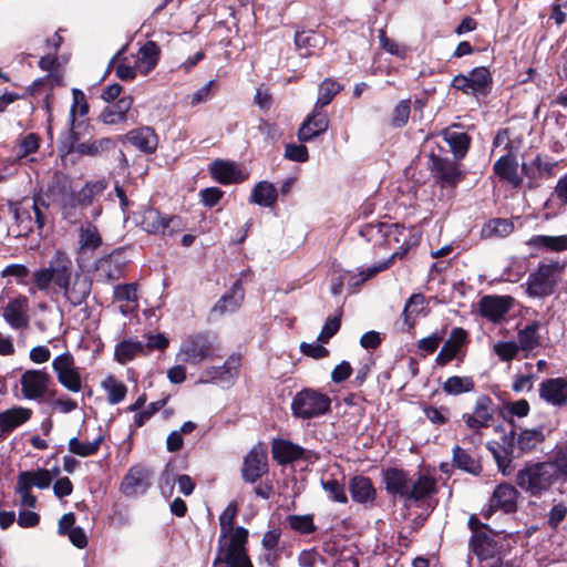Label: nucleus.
<instances>
[{
    "label": "nucleus",
    "mask_w": 567,
    "mask_h": 567,
    "mask_svg": "<svg viewBox=\"0 0 567 567\" xmlns=\"http://www.w3.org/2000/svg\"><path fill=\"white\" fill-rule=\"evenodd\" d=\"M558 470L554 462L526 465L516 475L517 485L530 496L539 497L558 480Z\"/></svg>",
    "instance_id": "nucleus-1"
},
{
    "label": "nucleus",
    "mask_w": 567,
    "mask_h": 567,
    "mask_svg": "<svg viewBox=\"0 0 567 567\" xmlns=\"http://www.w3.org/2000/svg\"><path fill=\"white\" fill-rule=\"evenodd\" d=\"M290 409L296 419L310 420L329 413L331 399L316 389L305 388L295 394Z\"/></svg>",
    "instance_id": "nucleus-2"
},
{
    "label": "nucleus",
    "mask_w": 567,
    "mask_h": 567,
    "mask_svg": "<svg viewBox=\"0 0 567 567\" xmlns=\"http://www.w3.org/2000/svg\"><path fill=\"white\" fill-rule=\"evenodd\" d=\"M564 269V264L550 261L540 262L536 271L528 275L527 293L529 297L544 298L550 296L558 282V276Z\"/></svg>",
    "instance_id": "nucleus-3"
},
{
    "label": "nucleus",
    "mask_w": 567,
    "mask_h": 567,
    "mask_svg": "<svg viewBox=\"0 0 567 567\" xmlns=\"http://www.w3.org/2000/svg\"><path fill=\"white\" fill-rule=\"evenodd\" d=\"M248 529L239 527L225 551L217 553L214 565L225 564L226 567H254L246 550Z\"/></svg>",
    "instance_id": "nucleus-4"
},
{
    "label": "nucleus",
    "mask_w": 567,
    "mask_h": 567,
    "mask_svg": "<svg viewBox=\"0 0 567 567\" xmlns=\"http://www.w3.org/2000/svg\"><path fill=\"white\" fill-rule=\"evenodd\" d=\"M49 207L50 204L47 197L39 194L32 198L25 197L19 203L10 204V212L13 214L17 221H23L24 218L31 220L30 212L32 210L34 214V223L41 233L48 224Z\"/></svg>",
    "instance_id": "nucleus-5"
},
{
    "label": "nucleus",
    "mask_w": 567,
    "mask_h": 567,
    "mask_svg": "<svg viewBox=\"0 0 567 567\" xmlns=\"http://www.w3.org/2000/svg\"><path fill=\"white\" fill-rule=\"evenodd\" d=\"M52 368L61 385L75 393L81 390V375L75 368L74 358L69 351L55 357Z\"/></svg>",
    "instance_id": "nucleus-6"
},
{
    "label": "nucleus",
    "mask_w": 567,
    "mask_h": 567,
    "mask_svg": "<svg viewBox=\"0 0 567 567\" xmlns=\"http://www.w3.org/2000/svg\"><path fill=\"white\" fill-rule=\"evenodd\" d=\"M494 412L493 400L488 395L482 394L476 399L473 412L464 413L462 420L470 430L480 433L482 429H487L492 425Z\"/></svg>",
    "instance_id": "nucleus-7"
},
{
    "label": "nucleus",
    "mask_w": 567,
    "mask_h": 567,
    "mask_svg": "<svg viewBox=\"0 0 567 567\" xmlns=\"http://www.w3.org/2000/svg\"><path fill=\"white\" fill-rule=\"evenodd\" d=\"M431 172L442 187H455L464 177L455 161L431 154Z\"/></svg>",
    "instance_id": "nucleus-8"
},
{
    "label": "nucleus",
    "mask_w": 567,
    "mask_h": 567,
    "mask_svg": "<svg viewBox=\"0 0 567 567\" xmlns=\"http://www.w3.org/2000/svg\"><path fill=\"white\" fill-rule=\"evenodd\" d=\"M213 352V343L207 334L198 333L188 337L181 347L178 357L183 362L198 364Z\"/></svg>",
    "instance_id": "nucleus-9"
},
{
    "label": "nucleus",
    "mask_w": 567,
    "mask_h": 567,
    "mask_svg": "<svg viewBox=\"0 0 567 567\" xmlns=\"http://www.w3.org/2000/svg\"><path fill=\"white\" fill-rule=\"evenodd\" d=\"M58 288L63 292L66 302L72 307H80L86 303L92 290V281L81 274H75L72 279Z\"/></svg>",
    "instance_id": "nucleus-10"
},
{
    "label": "nucleus",
    "mask_w": 567,
    "mask_h": 567,
    "mask_svg": "<svg viewBox=\"0 0 567 567\" xmlns=\"http://www.w3.org/2000/svg\"><path fill=\"white\" fill-rule=\"evenodd\" d=\"M153 473L143 465L132 466L124 476L121 491L126 496L145 494L152 485Z\"/></svg>",
    "instance_id": "nucleus-11"
},
{
    "label": "nucleus",
    "mask_w": 567,
    "mask_h": 567,
    "mask_svg": "<svg viewBox=\"0 0 567 567\" xmlns=\"http://www.w3.org/2000/svg\"><path fill=\"white\" fill-rule=\"evenodd\" d=\"M21 391L25 399H42L51 383L50 375L43 370H27L20 379Z\"/></svg>",
    "instance_id": "nucleus-12"
},
{
    "label": "nucleus",
    "mask_w": 567,
    "mask_h": 567,
    "mask_svg": "<svg viewBox=\"0 0 567 567\" xmlns=\"http://www.w3.org/2000/svg\"><path fill=\"white\" fill-rule=\"evenodd\" d=\"M514 299L511 296L487 295L481 298L478 310L483 318L493 323L499 322L511 310Z\"/></svg>",
    "instance_id": "nucleus-13"
},
{
    "label": "nucleus",
    "mask_w": 567,
    "mask_h": 567,
    "mask_svg": "<svg viewBox=\"0 0 567 567\" xmlns=\"http://www.w3.org/2000/svg\"><path fill=\"white\" fill-rule=\"evenodd\" d=\"M382 476L386 493L393 498H403L405 504L412 481L409 472L402 468L389 467L383 471Z\"/></svg>",
    "instance_id": "nucleus-14"
},
{
    "label": "nucleus",
    "mask_w": 567,
    "mask_h": 567,
    "mask_svg": "<svg viewBox=\"0 0 567 567\" xmlns=\"http://www.w3.org/2000/svg\"><path fill=\"white\" fill-rule=\"evenodd\" d=\"M518 492L515 486L503 483L495 487L489 499V511L485 514L488 518L489 514L494 511L501 509L506 514H512L517 511Z\"/></svg>",
    "instance_id": "nucleus-15"
},
{
    "label": "nucleus",
    "mask_w": 567,
    "mask_h": 567,
    "mask_svg": "<svg viewBox=\"0 0 567 567\" xmlns=\"http://www.w3.org/2000/svg\"><path fill=\"white\" fill-rule=\"evenodd\" d=\"M329 127V118L322 110H313L307 115L298 130V140L302 143L310 142L323 134Z\"/></svg>",
    "instance_id": "nucleus-16"
},
{
    "label": "nucleus",
    "mask_w": 567,
    "mask_h": 567,
    "mask_svg": "<svg viewBox=\"0 0 567 567\" xmlns=\"http://www.w3.org/2000/svg\"><path fill=\"white\" fill-rule=\"evenodd\" d=\"M32 410L20 405L0 412V441H4L14 430L27 423Z\"/></svg>",
    "instance_id": "nucleus-17"
},
{
    "label": "nucleus",
    "mask_w": 567,
    "mask_h": 567,
    "mask_svg": "<svg viewBox=\"0 0 567 567\" xmlns=\"http://www.w3.org/2000/svg\"><path fill=\"white\" fill-rule=\"evenodd\" d=\"M124 140L145 155H152L158 146V135L151 126H141L128 131Z\"/></svg>",
    "instance_id": "nucleus-18"
},
{
    "label": "nucleus",
    "mask_w": 567,
    "mask_h": 567,
    "mask_svg": "<svg viewBox=\"0 0 567 567\" xmlns=\"http://www.w3.org/2000/svg\"><path fill=\"white\" fill-rule=\"evenodd\" d=\"M209 174L221 185L238 184L246 179V175L236 163L224 159L213 161L209 165Z\"/></svg>",
    "instance_id": "nucleus-19"
},
{
    "label": "nucleus",
    "mask_w": 567,
    "mask_h": 567,
    "mask_svg": "<svg viewBox=\"0 0 567 567\" xmlns=\"http://www.w3.org/2000/svg\"><path fill=\"white\" fill-rule=\"evenodd\" d=\"M268 472L267 454L252 449L244 458L241 476L245 482L255 483Z\"/></svg>",
    "instance_id": "nucleus-20"
},
{
    "label": "nucleus",
    "mask_w": 567,
    "mask_h": 567,
    "mask_svg": "<svg viewBox=\"0 0 567 567\" xmlns=\"http://www.w3.org/2000/svg\"><path fill=\"white\" fill-rule=\"evenodd\" d=\"M470 547L481 561L499 557L502 545L486 533H475L470 539Z\"/></svg>",
    "instance_id": "nucleus-21"
},
{
    "label": "nucleus",
    "mask_w": 567,
    "mask_h": 567,
    "mask_svg": "<svg viewBox=\"0 0 567 567\" xmlns=\"http://www.w3.org/2000/svg\"><path fill=\"white\" fill-rule=\"evenodd\" d=\"M539 396L553 405H567V380L564 378L544 380L539 385Z\"/></svg>",
    "instance_id": "nucleus-22"
},
{
    "label": "nucleus",
    "mask_w": 567,
    "mask_h": 567,
    "mask_svg": "<svg viewBox=\"0 0 567 567\" xmlns=\"http://www.w3.org/2000/svg\"><path fill=\"white\" fill-rule=\"evenodd\" d=\"M238 513L236 502H230L219 516L220 536L218 539L217 553L225 551L229 542L233 539L236 530L240 527H234V519Z\"/></svg>",
    "instance_id": "nucleus-23"
},
{
    "label": "nucleus",
    "mask_w": 567,
    "mask_h": 567,
    "mask_svg": "<svg viewBox=\"0 0 567 567\" xmlns=\"http://www.w3.org/2000/svg\"><path fill=\"white\" fill-rule=\"evenodd\" d=\"M349 492L353 502L362 505L372 504L377 496L371 478L363 475H357L350 480Z\"/></svg>",
    "instance_id": "nucleus-24"
},
{
    "label": "nucleus",
    "mask_w": 567,
    "mask_h": 567,
    "mask_svg": "<svg viewBox=\"0 0 567 567\" xmlns=\"http://www.w3.org/2000/svg\"><path fill=\"white\" fill-rule=\"evenodd\" d=\"M28 300L25 297H19L10 300L3 308V318L13 329H23L28 326L27 316Z\"/></svg>",
    "instance_id": "nucleus-25"
},
{
    "label": "nucleus",
    "mask_w": 567,
    "mask_h": 567,
    "mask_svg": "<svg viewBox=\"0 0 567 567\" xmlns=\"http://www.w3.org/2000/svg\"><path fill=\"white\" fill-rule=\"evenodd\" d=\"M133 105L132 96H123L115 103L107 105L100 114L99 120L106 125H115L126 122L127 113Z\"/></svg>",
    "instance_id": "nucleus-26"
},
{
    "label": "nucleus",
    "mask_w": 567,
    "mask_h": 567,
    "mask_svg": "<svg viewBox=\"0 0 567 567\" xmlns=\"http://www.w3.org/2000/svg\"><path fill=\"white\" fill-rule=\"evenodd\" d=\"M49 270L54 276V285H64L66 280L72 279L75 275L73 272V262L69 255L64 251L56 250L54 256L50 259Z\"/></svg>",
    "instance_id": "nucleus-27"
},
{
    "label": "nucleus",
    "mask_w": 567,
    "mask_h": 567,
    "mask_svg": "<svg viewBox=\"0 0 567 567\" xmlns=\"http://www.w3.org/2000/svg\"><path fill=\"white\" fill-rule=\"evenodd\" d=\"M556 163L550 161L548 156L543 157L536 155V157L529 163L522 164L523 175L529 179L530 184L538 178H550L554 175V167Z\"/></svg>",
    "instance_id": "nucleus-28"
},
{
    "label": "nucleus",
    "mask_w": 567,
    "mask_h": 567,
    "mask_svg": "<svg viewBox=\"0 0 567 567\" xmlns=\"http://www.w3.org/2000/svg\"><path fill=\"white\" fill-rule=\"evenodd\" d=\"M517 161L516 157L508 153L501 156L493 166L494 173L502 179L508 182L513 187H519L522 184V177L517 173Z\"/></svg>",
    "instance_id": "nucleus-29"
},
{
    "label": "nucleus",
    "mask_w": 567,
    "mask_h": 567,
    "mask_svg": "<svg viewBox=\"0 0 567 567\" xmlns=\"http://www.w3.org/2000/svg\"><path fill=\"white\" fill-rule=\"evenodd\" d=\"M436 492V482L429 475L420 474L416 480L411 481L405 506L409 507L410 503H419Z\"/></svg>",
    "instance_id": "nucleus-30"
},
{
    "label": "nucleus",
    "mask_w": 567,
    "mask_h": 567,
    "mask_svg": "<svg viewBox=\"0 0 567 567\" xmlns=\"http://www.w3.org/2000/svg\"><path fill=\"white\" fill-rule=\"evenodd\" d=\"M272 457L279 464H288L301 460L305 455V449L286 440L275 441L272 444Z\"/></svg>",
    "instance_id": "nucleus-31"
},
{
    "label": "nucleus",
    "mask_w": 567,
    "mask_h": 567,
    "mask_svg": "<svg viewBox=\"0 0 567 567\" xmlns=\"http://www.w3.org/2000/svg\"><path fill=\"white\" fill-rule=\"evenodd\" d=\"M488 449L491 450L499 471L504 475H508L512 471V467H511L512 461H511L509 456H515V450H516L514 430H512L508 435H504V437H503V447L502 449H503L504 454H502V451H499L498 449L492 447L489 445H488Z\"/></svg>",
    "instance_id": "nucleus-32"
},
{
    "label": "nucleus",
    "mask_w": 567,
    "mask_h": 567,
    "mask_svg": "<svg viewBox=\"0 0 567 567\" xmlns=\"http://www.w3.org/2000/svg\"><path fill=\"white\" fill-rule=\"evenodd\" d=\"M393 224L389 223H368L360 227L359 235L372 245H382L392 234Z\"/></svg>",
    "instance_id": "nucleus-33"
},
{
    "label": "nucleus",
    "mask_w": 567,
    "mask_h": 567,
    "mask_svg": "<svg viewBox=\"0 0 567 567\" xmlns=\"http://www.w3.org/2000/svg\"><path fill=\"white\" fill-rule=\"evenodd\" d=\"M444 141L450 146L451 152L456 161H461L467 154L471 145V137L465 132L453 131L452 128H445L442 131Z\"/></svg>",
    "instance_id": "nucleus-34"
},
{
    "label": "nucleus",
    "mask_w": 567,
    "mask_h": 567,
    "mask_svg": "<svg viewBox=\"0 0 567 567\" xmlns=\"http://www.w3.org/2000/svg\"><path fill=\"white\" fill-rule=\"evenodd\" d=\"M278 199V190L275 185L267 181H261L255 185L249 196V203L261 207H271Z\"/></svg>",
    "instance_id": "nucleus-35"
},
{
    "label": "nucleus",
    "mask_w": 567,
    "mask_h": 567,
    "mask_svg": "<svg viewBox=\"0 0 567 567\" xmlns=\"http://www.w3.org/2000/svg\"><path fill=\"white\" fill-rule=\"evenodd\" d=\"M17 483L23 487H38L40 489L48 488L52 483V475L47 468H38L35 471H22L17 477Z\"/></svg>",
    "instance_id": "nucleus-36"
},
{
    "label": "nucleus",
    "mask_w": 567,
    "mask_h": 567,
    "mask_svg": "<svg viewBox=\"0 0 567 567\" xmlns=\"http://www.w3.org/2000/svg\"><path fill=\"white\" fill-rule=\"evenodd\" d=\"M514 223L508 218H492L481 229L484 239L505 238L514 231Z\"/></svg>",
    "instance_id": "nucleus-37"
},
{
    "label": "nucleus",
    "mask_w": 567,
    "mask_h": 567,
    "mask_svg": "<svg viewBox=\"0 0 567 567\" xmlns=\"http://www.w3.org/2000/svg\"><path fill=\"white\" fill-rule=\"evenodd\" d=\"M468 78L475 92V96H486L493 85V78L486 66H476L471 70Z\"/></svg>",
    "instance_id": "nucleus-38"
},
{
    "label": "nucleus",
    "mask_w": 567,
    "mask_h": 567,
    "mask_svg": "<svg viewBox=\"0 0 567 567\" xmlns=\"http://www.w3.org/2000/svg\"><path fill=\"white\" fill-rule=\"evenodd\" d=\"M161 49L154 41H147L137 52V63L142 68V73L147 74L158 63Z\"/></svg>",
    "instance_id": "nucleus-39"
},
{
    "label": "nucleus",
    "mask_w": 567,
    "mask_h": 567,
    "mask_svg": "<svg viewBox=\"0 0 567 567\" xmlns=\"http://www.w3.org/2000/svg\"><path fill=\"white\" fill-rule=\"evenodd\" d=\"M61 214L64 220L75 224L80 221L84 215V207L78 203L73 193H64L60 200Z\"/></svg>",
    "instance_id": "nucleus-40"
},
{
    "label": "nucleus",
    "mask_w": 567,
    "mask_h": 567,
    "mask_svg": "<svg viewBox=\"0 0 567 567\" xmlns=\"http://www.w3.org/2000/svg\"><path fill=\"white\" fill-rule=\"evenodd\" d=\"M238 361L234 358L227 360L223 365L210 367L204 371L207 380L215 382H228L238 373Z\"/></svg>",
    "instance_id": "nucleus-41"
},
{
    "label": "nucleus",
    "mask_w": 567,
    "mask_h": 567,
    "mask_svg": "<svg viewBox=\"0 0 567 567\" xmlns=\"http://www.w3.org/2000/svg\"><path fill=\"white\" fill-rule=\"evenodd\" d=\"M244 299V290L239 281L233 285L231 293L223 296L213 307V311L219 312H234Z\"/></svg>",
    "instance_id": "nucleus-42"
},
{
    "label": "nucleus",
    "mask_w": 567,
    "mask_h": 567,
    "mask_svg": "<svg viewBox=\"0 0 567 567\" xmlns=\"http://www.w3.org/2000/svg\"><path fill=\"white\" fill-rule=\"evenodd\" d=\"M527 244L534 248H543L553 251L567 250V235L561 236H547L536 235L529 238Z\"/></svg>",
    "instance_id": "nucleus-43"
},
{
    "label": "nucleus",
    "mask_w": 567,
    "mask_h": 567,
    "mask_svg": "<svg viewBox=\"0 0 567 567\" xmlns=\"http://www.w3.org/2000/svg\"><path fill=\"white\" fill-rule=\"evenodd\" d=\"M453 464L470 474L478 475L482 472L480 461L473 457L466 450L461 449L458 445L453 449Z\"/></svg>",
    "instance_id": "nucleus-44"
},
{
    "label": "nucleus",
    "mask_w": 567,
    "mask_h": 567,
    "mask_svg": "<svg viewBox=\"0 0 567 567\" xmlns=\"http://www.w3.org/2000/svg\"><path fill=\"white\" fill-rule=\"evenodd\" d=\"M343 90V86L332 80L324 79L318 89V99L316 101L315 107L317 110H322L324 106L329 105L333 97L339 94Z\"/></svg>",
    "instance_id": "nucleus-45"
},
{
    "label": "nucleus",
    "mask_w": 567,
    "mask_h": 567,
    "mask_svg": "<svg viewBox=\"0 0 567 567\" xmlns=\"http://www.w3.org/2000/svg\"><path fill=\"white\" fill-rule=\"evenodd\" d=\"M115 147V142L110 137L79 143L75 152L80 155L97 156Z\"/></svg>",
    "instance_id": "nucleus-46"
},
{
    "label": "nucleus",
    "mask_w": 567,
    "mask_h": 567,
    "mask_svg": "<svg viewBox=\"0 0 567 567\" xmlns=\"http://www.w3.org/2000/svg\"><path fill=\"white\" fill-rule=\"evenodd\" d=\"M103 441V434H100L92 442L87 443L81 442L78 437L74 436L69 440L68 447L72 454L81 457H87L91 455H95L99 452Z\"/></svg>",
    "instance_id": "nucleus-47"
},
{
    "label": "nucleus",
    "mask_w": 567,
    "mask_h": 567,
    "mask_svg": "<svg viewBox=\"0 0 567 567\" xmlns=\"http://www.w3.org/2000/svg\"><path fill=\"white\" fill-rule=\"evenodd\" d=\"M145 346L141 341L123 340L115 347L114 355L117 362L124 364L137 354L144 353Z\"/></svg>",
    "instance_id": "nucleus-48"
},
{
    "label": "nucleus",
    "mask_w": 567,
    "mask_h": 567,
    "mask_svg": "<svg viewBox=\"0 0 567 567\" xmlns=\"http://www.w3.org/2000/svg\"><path fill=\"white\" fill-rule=\"evenodd\" d=\"M475 388V382L472 377L453 375L446 379L442 385V390L449 395H460L462 393L471 392Z\"/></svg>",
    "instance_id": "nucleus-49"
},
{
    "label": "nucleus",
    "mask_w": 567,
    "mask_h": 567,
    "mask_svg": "<svg viewBox=\"0 0 567 567\" xmlns=\"http://www.w3.org/2000/svg\"><path fill=\"white\" fill-rule=\"evenodd\" d=\"M540 328L539 321H533L527 324L524 329L518 331V347L524 351L534 350L539 346L538 330Z\"/></svg>",
    "instance_id": "nucleus-50"
},
{
    "label": "nucleus",
    "mask_w": 567,
    "mask_h": 567,
    "mask_svg": "<svg viewBox=\"0 0 567 567\" xmlns=\"http://www.w3.org/2000/svg\"><path fill=\"white\" fill-rule=\"evenodd\" d=\"M545 440L543 429L524 430L517 437L516 449L526 453L535 450Z\"/></svg>",
    "instance_id": "nucleus-51"
},
{
    "label": "nucleus",
    "mask_w": 567,
    "mask_h": 567,
    "mask_svg": "<svg viewBox=\"0 0 567 567\" xmlns=\"http://www.w3.org/2000/svg\"><path fill=\"white\" fill-rule=\"evenodd\" d=\"M106 188L104 181L87 182L74 197L84 208L92 205L95 196L101 195Z\"/></svg>",
    "instance_id": "nucleus-52"
},
{
    "label": "nucleus",
    "mask_w": 567,
    "mask_h": 567,
    "mask_svg": "<svg viewBox=\"0 0 567 567\" xmlns=\"http://www.w3.org/2000/svg\"><path fill=\"white\" fill-rule=\"evenodd\" d=\"M164 219H165V216H163L157 209L147 208L144 210V213L142 215L141 226L145 231H147L150 234L163 235Z\"/></svg>",
    "instance_id": "nucleus-53"
},
{
    "label": "nucleus",
    "mask_w": 567,
    "mask_h": 567,
    "mask_svg": "<svg viewBox=\"0 0 567 567\" xmlns=\"http://www.w3.org/2000/svg\"><path fill=\"white\" fill-rule=\"evenodd\" d=\"M80 248L94 250L102 244L101 235L95 225L87 221L80 228Z\"/></svg>",
    "instance_id": "nucleus-54"
},
{
    "label": "nucleus",
    "mask_w": 567,
    "mask_h": 567,
    "mask_svg": "<svg viewBox=\"0 0 567 567\" xmlns=\"http://www.w3.org/2000/svg\"><path fill=\"white\" fill-rule=\"evenodd\" d=\"M289 527L301 535H309L317 530V526L313 523V515H289L287 516Z\"/></svg>",
    "instance_id": "nucleus-55"
},
{
    "label": "nucleus",
    "mask_w": 567,
    "mask_h": 567,
    "mask_svg": "<svg viewBox=\"0 0 567 567\" xmlns=\"http://www.w3.org/2000/svg\"><path fill=\"white\" fill-rule=\"evenodd\" d=\"M468 342L466 330L461 327H455L451 330L449 338L445 340L443 347L458 355L461 349Z\"/></svg>",
    "instance_id": "nucleus-56"
},
{
    "label": "nucleus",
    "mask_w": 567,
    "mask_h": 567,
    "mask_svg": "<svg viewBox=\"0 0 567 567\" xmlns=\"http://www.w3.org/2000/svg\"><path fill=\"white\" fill-rule=\"evenodd\" d=\"M321 486L329 494L331 501L341 504H346L348 502L344 484H342L338 480H321Z\"/></svg>",
    "instance_id": "nucleus-57"
},
{
    "label": "nucleus",
    "mask_w": 567,
    "mask_h": 567,
    "mask_svg": "<svg viewBox=\"0 0 567 567\" xmlns=\"http://www.w3.org/2000/svg\"><path fill=\"white\" fill-rule=\"evenodd\" d=\"M73 103L70 109L69 122L73 126L76 122L75 116L79 114L80 116H84L89 113V103L85 100L84 93L80 89L72 90Z\"/></svg>",
    "instance_id": "nucleus-58"
},
{
    "label": "nucleus",
    "mask_w": 567,
    "mask_h": 567,
    "mask_svg": "<svg viewBox=\"0 0 567 567\" xmlns=\"http://www.w3.org/2000/svg\"><path fill=\"white\" fill-rule=\"evenodd\" d=\"M342 310L340 309L337 315L328 317L317 341L320 343H328L329 340L337 334L341 327Z\"/></svg>",
    "instance_id": "nucleus-59"
},
{
    "label": "nucleus",
    "mask_w": 567,
    "mask_h": 567,
    "mask_svg": "<svg viewBox=\"0 0 567 567\" xmlns=\"http://www.w3.org/2000/svg\"><path fill=\"white\" fill-rule=\"evenodd\" d=\"M319 41V35L313 31H298L295 34V43L296 47L301 50L305 49L306 52L301 53L303 56H308L311 54L310 49L316 48Z\"/></svg>",
    "instance_id": "nucleus-60"
},
{
    "label": "nucleus",
    "mask_w": 567,
    "mask_h": 567,
    "mask_svg": "<svg viewBox=\"0 0 567 567\" xmlns=\"http://www.w3.org/2000/svg\"><path fill=\"white\" fill-rule=\"evenodd\" d=\"M411 113V101L402 100L398 103L392 112L391 125L393 127H403L410 117Z\"/></svg>",
    "instance_id": "nucleus-61"
},
{
    "label": "nucleus",
    "mask_w": 567,
    "mask_h": 567,
    "mask_svg": "<svg viewBox=\"0 0 567 567\" xmlns=\"http://www.w3.org/2000/svg\"><path fill=\"white\" fill-rule=\"evenodd\" d=\"M425 301V297L422 293H413L405 302L404 309L402 311V317L404 319L405 324L410 328L414 324V321H411V313H419V307L423 306Z\"/></svg>",
    "instance_id": "nucleus-62"
},
{
    "label": "nucleus",
    "mask_w": 567,
    "mask_h": 567,
    "mask_svg": "<svg viewBox=\"0 0 567 567\" xmlns=\"http://www.w3.org/2000/svg\"><path fill=\"white\" fill-rule=\"evenodd\" d=\"M104 386L107 390L109 403L117 404L125 399L127 388L124 383L110 379L107 383H104Z\"/></svg>",
    "instance_id": "nucleus-63"
},
{
    "label": "nucleus",
    "mask_w": 567,
    "mask_h": 567,
    "mask_svg": "<svg viewBox=\"0 0 567 567\" xmlns=\"http://www.w3.org/2000/svg\"><path fill=\"white\" fill-rule=\"evenodd\" d=\"M519 351V347L514 341H498L494 344V352L502 361L513 360Z\"/></svg>",
    "instance_id": "nucleus-64"
}]
</instances>
